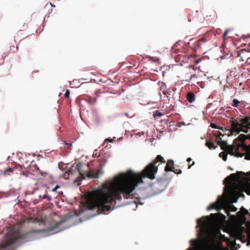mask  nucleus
Here are the masks:
<instances>
[{"instance_id": "1", "label": "nucleus", "mask_w": 250, "mask_h": 250, "mask_svg": "<svg viewBox=\"0 0 250 250\" xmlns=\"http://www.w3.org/2000/svg\"><path fill=\"white\" fill-rule=\"evenodd\" d=\"M161 160H163V157L157 155L140 173H136L129 170L115 177L110 184H104L100 188L92 191L88 201V208H97L101 213H105L110 210L111 204L116 200H122V194L125 199H128L138 185L143 183V178L150 180L155 178L158 168L154 165Z\"/></svg>"}, {"instance_id": "2", "label": "nucleus", "mask_w": 250, "mask_h": 250, "mask_svg": "<svg viewBox=\"0 0 250 250\" xmlns=\"http://www.w3.org/2000/svg\"><path fill=\"white\" fill-rule=\"evenodd\" d=\"M208 217H202L197 220L198 225L201 226L200 232L198 233L199 239L190 240L191 244L194 246V250H204L213 237V234L207 227Z\"/></svg>"}, {"instance_id": "3", "label": "nucleus", "mask_w": 250, "mask_h": 250, "mask_svg": "<svg viewBox=\"0 0 250 250\" xmlns=\"http://www.w3.org/2000/svg\"><path fill=\"white\" fill-rule=\"evenodd\" d=\"M206 41L205 38H203L195 42L194 46L192 47H189V43L185 44L180 50L177 49V44H175L172 47V52L175 53H181L175 57V61L177 62H187L191 58H192V54L190 53L191 51L193 53H196V51L202 47L203 46L205 45Z\"/></svg>"}, {"instance_id": "4", "label": "nucleus", "mask_w": 250, "mask_h": 250, "mask_svg": "<svg viewBox=\"0 0 250 250\" xmlns=\"http://www.w3.org/2000/svg\"><path fill=\"white\" fill-rule=\"evenodd\" d=\"M248 129H250V116L241 119L240 123L236 120L231 121L230 131L232 133L238 134L240 131L247 133ZM245 158L250 160V146L247 147Z\"/></svg>"}, {"instance_id": "5", "label": "nucleus", "mask_w": 250, "mask_h": 250, "mask_svg": "<svg viewBox=\"0 0 250 250\" xmlns=\"http://www.w3.org/2000/svg\"><path fill=\"white\" fill-rule=\"evenodd\" d=\"M245 228L242 226H239L232 228L229 231L230 237L233 240L231 242V244L235 245V240H241L244 238V232L245 231Z\"/></svg>"}, {"instance_id": "6", "label": "nucleus", "mask_w": 250, "mask_h": 250, "mask_svg": "<svg viewBox=\"0 0 250 250\" xmlns=\"http://www.w3.org/2000/svg\"><path fill=\"white\" fill-rule=\"evenodd\" d=\"M77 168L83 178L85 179V176L89 178H98L100 175L103 174V171L101 168L98 169H91L87 172H83L82 170V165L79 164L77 165Z\"/></svg>"}, {"instance_id": "7", "label": "nucleus", "mask_w": 250, "mask_h": 250, "mask_svg": "<svg viewBox=\"0 0 250 250\" xmlns=\"http://www.w3.org/2000/svg\"><path fill=\"white\" fill-rule=\"evenodd\" d=\"M24 238V234H21L17 231L15 236H12L10 238L8 239L5 243L0 244V249L17 244L18 242L22 240Z\"/></svg>"}, {"instance_id": "8", "label": "nucleus", "mask_w": 250, "mask_h": 250, "mask_svg": "<svg viewBox=\"0 0 250 250\" xmlns=\"http://www.w3.org/2000/svg\"><path fill=\"white\" fill-rule=\"evenodd\" d=\"M250 183V177H249V181L247 182L242 185L241 187H240L238 185L236 184H233V185L229 189V193L231 196H234L235 197V201L234 202H236L237 199V196L239 194V190L240 188H242V191H245L244 185L247 183Z\"/></svg>"}, {"instance_id": "9", "label": "nucleus", "mask_w": 250, "mask_h": 250, "mask_svg": "<svg viewBox=\"0 0 250 250\" xmlns=\"http://www.w3.org/2000/svg\"><path fill=\"white\" fill-rule=\"evenodd\" d=\"M64 222V220H61L56 223L53 226L48 229V231L51 233L58 232L63 229L61 225Z\"/></svg>"}, {"instance_id": "10", "label": "nucleus", "mask_w": 250, "mask_h": 250, "mask_svg": "<svg viewBox=\"0 0 250 250\" xmlns=\"http://www.w3.org/2000/svg\"><path fill=\"white\" fill-rule=\"evenodd\" d=\"M222 205V201H220L219 199H218L215 203L210 204L208 207V209L211 210L212 209H216L217 210L219 211L221 209Z\"/></svg>"}, {"instance_id": "11", "label": "nucleus", "mask_w": 250, "mask_h": 250, "mask_svg": "<svg viewBox=\"0 0 250 250\" xmlns=\"http://www.w3.org/2000/svg\"><path fill=\"white\" fill-rule=\"evenodd\" d=\"M198 77L197 75L195 74H191L190 72H187L184 74V78L185 81L189 82L190 81L194 80L195 79H197Z\"/></svg>"}, {"instance_id": "12", "label": "nucleus", "mask_w": 250, "mask_h": 250, "mask_svg": "<svg viewBox=\"0 0 250 250\" xmlns=\"http://www.w3.org/2000/svg\"><path fill=\"white\" fill-rule=\"evenodd\" d=\"M174 162L172 160H169L167 162L166 166L165 167V170L166 171H171L174 168Z\"/></svg>"}, {"instance_id": "13", "label": "nucleus", "mask_w": 250, "mask_h": 250, "mask_svg": "<svg viewBox=\"0 0 250 250\" xmlns=\"http://www.w3.org/2000/svg\"><path fill=\"white\" fill-rule=\"evenodd\" d=\"M249 213L248 210L243 207H242L237 214L238 216L241 217L243 219L244 221H246V218L245 216Z\"/></svg>"}, {"instance_id": "14", "label": "nucleus", "mask_w": 250, "mask_h": 250, "mask_svg": "<svg viewBox=\"0 0 250 250\" xmlns=\"http://www.w3.org/2000/svg\"><path fill=\"white\" fill-rule=\"evenodd\" d=\"M215 142L217 143L218 145L220 146L221 149L225 150L228 146L227 143L226 141L218 140L217 139H215Z\"/></svg>"}, {"instance_id": "15", "label": "nucleus", "mask_w": 250, "mask_h": 250, "mask_svg": "<svg viewBox=\"0 0 250 250\" xmlns=\"http://www.w3.org/2000/svg\"><path fill=\"white\" fill-rule=\"evenodd\" d=\"M225 212L228 214L229 215L230 212H234L237 210V208L235 207L232 205H230L229 206L226 207L225 208Z\"/></svg>"}, {"instance_id": "16", "label": "nucleus", "mask_w": 250, "mask_h": 250, "mask_svg": "<svg viewBox=\"0 0 250 250\" xmlns=\"http://www.w3.org/2000/svg\"><path fill=\"white\" fill-rule=\"evenodd\" d=\"M162 109L167 112L173 110V106L172 105L169 104V103H164Z\"/></svg>"}, {"instance_id": "17", "label": "nucleus", "mask_w": 250, "mask_h": 250, "mask_svg": "<svg viewBox=\"0 0 250 250\" xmlns=\"http://www.w3.org/2000/svg\"><path fill=\"white\" fill-rule=\"evenodd\" d=\"M187 99L189 103H192L195 101V96L193 93L189 92L187 94Z\"/></svg>"}, {"instance_id": "18", "label": "nucleus", "mask_w": 250, "mask_h": 250, "mask_svg": "<svg viewBox=\"0 0 250 250\" xmlns=\"http://www.w3.org/2000/svg\"><path fill=\"white\" fill-rule=\"evenodd\" d=\"M234 147L233 146H227L225 151H227L228 153L233 155H234Z\"/></svg>"}, {"instance_id": "19", "label": "nucleus", "mask_w": 250, "mask_h": 250, "mask_svg": "<svg viewBox=\"0 0 250 250\" xmlns=\"http://www.w3.org/2000/svg\"><path fill=\"white\" fill-rule=\"evenodd\" d=\"M206 146L210 149H215L217 147V146L215 145L213 143L207 141Z\"/></svg>"}, {"instance_id": "20", "label": "nucleus", "mask_w": 250, "mask_h": 250, "mask_svg": "<svg viewBox=\"0 0 250 250\" xmlns=\"http://www.w3.org/2000/svg\"><path fill=\"white\" fill-rule=\"evenodd\" d=\"M35 170L38 173L40 174L42 177H45L47 175V172L45 171H42L37 166H35Z\"/></svg>"}, {"instance_id": "21", "label": "nucleus", "mask_w": 250, "mask_h": 250, "mask_svg": "<svg viewBox=\"0 0 250 250\" xmlns=\"http://www.w3.org/2000/svg\"><path fill=\"white\" fill-rule=\"evenodd\" d=\"M244 190L245 192L248 194L250 195V183H247L244 185Z\"/></svg>"}, {"instance_id": "22", "label": "nucleus", "mask_w": 250, "mask_h": 250, "mask_svg": "<svg viewBox=\"0 0 250 250\" xmlns=\"http://www.w3.org/2000/svg\"><path fill=\"white\" fill-rule=\"evenodd\" d=\"M179 166L174 167L173 169H172L173 172H174L175 174H180L182 173V170L180 169Z\"/></svg>"}, {"instance_id": "23", "label": "nucleus", "mask_w": 250, "mask_h": 250, "mask_svg": "<svg viewBox=\"0 0 250 250\" xmlns=\"http://www.w3.org/2000/svg\"><path fill=\"white\" fill-rule=\"evenodd\" d=\"M163 115H164V114H163L162 113H161V112H160L158 110H156V111H154L153 113V116L154 118H156L157 117H160L162 116Z\"/></svg>"}, {"instance_id": "24", "label": "nucleus", "mask_w": 250, "mask_h": 250, "mask_svg": "<svg viewBox=\"0 0 250 250\" xmlns=\"http://www.w3.org/2000/svg\"><path fill=\"white\" fill-rule=\"evenodd\" d=\"M219 156L220 157H222V159L224 161H226L227 160V154L225 152H221L220 154H219Z\"/></svg>"}, {"instance_id": "25", "label": "nucleus", "mask_w": 250, "mask_h": 250, "mask_svg": "<svg viewBox=\"0 0 250 250\" xmlns=\"http://www.w3.org/2000/svg\"><path fill=\"white\" fill-rule=\"evenodd\" d=\"M214 135L216 137V139H217L218 140H221V138L220 137V136H223V135L222 134V133L219 131H217L216 132H215L214 133Z\"/></svg>"}, {"instance_id": "26", "label": "nucleus", "mask_w": 250, "mask_h": 250, "mask_svg": "<svg viewBox=\"0 0 250 250\" xmlns=\"http://www.w3.org/2000/svg\"><path fill=\"white\" fill-rule=\"evenodd\" d=\"M166 161L165 160L164 158H163V160H161L157 161L156 163H155L154 166L156 167L157 168L159 166L162 164V163H165Z\"/></svg>"}, {"instance_id": "27", "label": "nucleus", "mask_w": 250, "mask_h": 250, "mask_svg": "<svg viewBox=\"0 0 250 250\" xmlns=\"http://www.w3.org/2000/svg\"><path fill=\"white\" fill-rule=\"evenodd\" d=\"M13 171V169L12 168H9L5 170L4 171V174L5 175H9L10 173H12Z\"/></svg>"}, {"instance_id": "28", "label": "nucleus", "mask_w": 250, "mask_h": 250, "mask_svg": "<svg viewBox=\"0 0 250 250\" xmlns=\"http://www.w3.org/2000/svg\"><path fill=\"white\" fill-rule=\"evenodd\" d=\"M232 102L233 103L232 104V105L235 107L238 106L240 103V102L236 99H234Z\"/></svg>"}, {"instance_id": "29", "label": "nucleus", "mask_w": 250, "mask_h": 250, "mask_svg": "<svg viewBox=\"0 0 250 250\" xmlns=\"http://www.w3.org/2000/svg\"><path fill=\"white\" fill-rule=\"evenodd\" d=\"M235 177V174H231L229 176H228L226 179L225 181H228V182H231L232 179L231 178H234Z\"/></svg>"}, {"instance_id": "30", "label": "nucleus", "mask_w": 250, "mask_h": 250, "mask_svg": "<svg viewBox=\"0 0 250 250\" xmlns=\"http://www.w3.org/2000/svg\"><path fill=\"white\" fill-rule=\"evenodd\" d=\"M72 174V173L71 172V170H69L66 171L64 175V178L68 179L70 174Z\"/></svg>"}, {"instance_id": "31", "label": "nucleus", "mask_w": 250, "mask_h": 250, "mask_svg": "<svg viewBox=\"0 0 250 250\" xmlns=\"http://www.w3.org/2000/svg\"><path fill=\"white\" fill-rule=\"evenodd\" d=\"M42 199H46L47 201H51V199H52V198H51V196H50V195H43L42 197Z\"/></svg>"}, {"instance_id": "32", "label": "nucleus", "mask_w": 250, "mask_h": 250, "mask_svg": "<svg viewBox=\"0 0 250 250\" xmlns=\"http://www.w3.org/2000/svg\"><path fill=\"white\" fill-rule=\"evenodd\" d=\"M246 138V136L245 135H243V134H240L238 137V139L241 141L245 140Z\"/></svg>"}, {"instance_id": "33", "label": "nucleus", "mask_w": 250, "mask_h": 250, "mask_svg": "<svg viewBox=\"0 0 250 250\" xmlns=\"http://www.w3.org/2000/svg\"><path fill=\"white\" fill-rule=\"evenodd\" d=\"M246 223V226L247 228L248 231L250 230V221H244Z\"/></svg>"}, {"instance_id": "34", "label": "nucleus", "mask_w": 250, "mask_h": 250, "mask_svg": "<svg viewBox=\"0 0 250 250\" xmlns=\"http://www.w3.org/2000/svg\"><path fill=\"white\" fill-rule=\"evenodd\" d=\"M69 94H70V91L69 90H66V91H65V93L64 94V96L65 98H68L69 97Z\"/></svg>"}, {"instance_id": "35", "label": "nucleus", "mask_w": 250, "mask_h": 250, "mask_svg": "<svg viewBox=\"0 0 250 250\" xmlns=\"http://www.w3.org/2000/svg\"><path fill=\"white\" fill-rule=\"evenodd\" d=\"M248 244H250V230L247 231Z\"/></svg>"}, {"instance_id": "36", "label": "nucleus", "mask_w": 250, "mask_h": 250, "mask_svg": "<svg viewBox=\"0 0 250 250\" xmlns=\"http://www.w3.org/2000/svg\"><path fill=\"white\" fill-rule=\"evenodd\" d=\"M188 250H191L190 249H188ZM218 250H229V249L227 248H223V247H220V248L218 249Z\"/></svg>"}, {"instance_id": "37", "label": "nucleus", "mask_w": 250, "mask_h": 250, "mask_svg": "<svg viewBox=\"0 0 250 250\" xmlns=\"http://www.w3.org/2000/svg\"><path fill=\"white\" fill-rule=\"evenodd\" d=\"M210 126L213 128H218V127L215 124H213V123L211 124Z\"/></svg>"}, {"instance_id": "38", "label": "nucleus", "mask_w": 250, "mask_h": 250, "mask_svg": "<svg viewBox=\"0 0 250 250\" xmlns=\"http://www.w3.org/2000/svg\"><path fill=\"white\" fill-rule=\"evenodd\" d=\"M138 66V64L135 63V64H133V65H129L128 67L129 68H132L133 67H135L137 68Z\"/></svg>"}, {"instance_id": "39", "label": "nucleus", "mask_w": 250, "mask_h": 250, "mask_svg": "<svg viewBox=\"0 0 250 250\" xmlns=\"http://www.w3.org/2000/svg\"><path fill=\"white\" fill-rule=\"evenodd\" d=\"M228 30H226L224 33H223V36H222V37L223 38H225L226 37V36L228 34Z\"/></svg>"}, {"instance_id": "40", "label": "nucleus", "mask_w": 250, "mask_h": 250, "mask_svg": "<svg viewBox=\"0 0 250 250\" xmlns=\"http://www.w3.org/2000/svg\"><path fill=\"white\" fill-rule=\"evenodd\" d=\"M60 187L58 185H56V187L52 189V191H55Z\"/></svg>"}, {"instance_id": "41", "label": "nucleus", "mask_w": 250, "mask_h": 250, "mask_svg": "<svg viewBox=\"0 0 250 250\" xmlns=\"http://www.w3.org/2000/svg\"><path fill=\"white\" fill-rule=\"evenodd\" d=\"M248 51L250 52V42L249 43L248 47L246 49Z\"/></svg>"}, {"instance_id": "42", "label": "nucleus", "mask_w": 250, "mask_h": 250, "mask_svg": "<svg viewBox=\"0 0 250 250\" xmlns=\"http://www.w3.org/2000/svg\"><path fill=\"white\" fill-rule=\"evenodd\" d=\"M200 61H201V59H196V60H195V63L197 64V63L200 62Z\"/></svg>"}, {"instance_id": "43", "label": "nucleus", "mask_w": 250, "mask_h": 250, "mask_svg": "<svg viewBox=\"0 0 250 250\" xmlns=\"http://www.w3.org/2000/svg\"><path fill=\"white\" fill-rule=\"evenodd\" d=\"M163 94L165 95H167V94H169L168 91H166V90H164L163 91Z\"/></svg>"}, {"instance_id": "44", "label": "nucleus", "mask_w": 250, "mask_h": 250, "mask_svg": "<svg viewBox=\"0 0 250 250\" xmlns=\"http://www.w3.org/2000/svg\"><path fill=\"white\" fill-rule=\"evenodd\" d=\"M36 231L38 232H42L44 231V230H43V229H39V230H36Z\"/></svg>"}, {"instance_id": "45", "label": "nucleus", "mask_w": 250, "mask_h": 250, "mask_svg": "<svg viewBox=\"0 0 250 250\" xmlns=\"http://www.w3.org/2000/svg\"><path fill=\"white\" fill-rule=\"evenodd\" d=\"M194 165V162H192V164L188 166V168H190L192 165Z\"/></svg>"}, {"instance_id": "46", "label": "nucleus", "mask_w": 250, "mask_h": 250, "mask_svg": "<svg viewBox=\"0 0 250 250\" xmlns=\"http://www.w3.org/2000/svg\"><path fill=\"white\" fill-rule=\"evenodd\" d=\"M192 159L190 158H188L187 159V161L189 163L190 161H191Z\"/></svg>"}, {"instance_id": "47", "label": "nucleus", "mask_w": 250, "mask_h": 250, "mask_svg": "<svg viewBox=\"0 0 250 250\" xmlns=\"http://www.w3.org/2000/svg\"><path fill=\"white\" fill-rule=\"evenodd\" d=\"M50 5L52 6V7H55V5L54 4H53V3H52L51 2H50L49 3Z\"/></svg>"}, {"instance_id": "48", "label": "nucleus", "mask_w": 250, "mask_h": 250, "mask_svg": "<svg viewBox=\"0 0 250 250\" xmlns=\"http://www.w3.org/2000/svg\"><path fill=\"white\" fill-rule=\"evenodd\" d=\"M210 216H211V217H213V216H216V214H213V213H212V214H211L210 215Z\"/></svg>"}, {"instance_id": "49", "label": "nucleus", "mask_w": 250, "mask_h": 250, "mask_svg": "<svg viewBox=\"0 0 250 250\" xmlns=\"http://www.w3.org/2000/svg\"><path fill=\"white\" fill-rule=\"evenodd\" d=\"M64 144H66V145H67L69 146H71V144H67L65 142H64Z\"/></svg>"}, {"instance_id": "50", "label": "nucleus", "mask_w": 250, "mask_h": 250, "mask_svg": "<svg viewBox=\"0 0 250 250\" xmlns=\"http://www.w3.org/2000/svg\"><path fill=\"white\" fill-rule=\"evenodd\" d=\"M15 48V47L14 45H13L12 46L10 47V49H14Z\"/></svg>"}, {"instance_id": "51", "label": "nucleus", "mask_w": 250, "mask_h": 250, "mask_svg": "<svg viewBox=\"0 0 250 250\" xmlns=\"http://www.w3.org/2000/svg\"><path fill=\"white\" fill-rule=\"evenodd\" d=\"M96 102V99H94L93 103H95Z\"/></svg>"}, {"instance_id": "52", "label": "nucleus", "mask_w": 250, "mask_h": 250, "mask_svg": "<svg viewBox=\"0 0 250 250\" xmlns=\"http://www.w3.org/2000/svg\"><path fill=\"white\" fill-rule=\"evenodd\" d=\"M18 47L17 46L16 47V50H18Z\"/></svg>"}, {"instance_id": "53", "label": "nucleus", "mask_w": 250, "mask_h": 250, "mask_svg": "<svg viewBox=\"0 0 250 250\" xmlns=\"http://www.w3.org/2000/svg\"><path fill=\"white\" fill-rule=\"evenodd\" d=\"M125 115L126 116H128V113H125Z\"/></svg>"}, {"instance_id": "54", "label": "nucleus", "mask_w": 250, "mask_h": 250, "mask_svg": "<svg viewBox=\"0 0 250 250\" xmlns=\"http://www.w3.org/2000/svg\"><path fill=\"white\" fill-rule=\"evenodd\" d=\"M148 58H149L150 59H152V57H148Z\"/></svg>"}, {"instance_id": "55", "label": "nucleus", "mask_w": 250, "mask_h": 250, "mask_svg": "<svg viewBox=\"0 0 250 250\" xmlns=\"http://www.w3.org/2000/svg\"><path fill=\"white\" fill-rule=\"evenodd\" d=\"M159 183H160V181H158V183L157 184H159Z\"/></svg>"}]
</instances>
